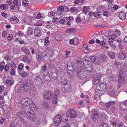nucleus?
<instances>
[{"label":"nucleus","mask_w":127,"mask_h":127,"mask_svg":"<svg viewBox=\"0 0 127 127\" xmlns=\"http://www.w3.org/2000/svg\"><path fill=\"white\" fill-rule=\"evenodd\" d=\"M24 115L28 120H30L32 122H35L38 120L36 118L34 112L30 109L28 110L27 109L24 110L23 111H21L18 113L17 114L20 120L23 123H25V121L23 119ZM39 120V119H38Z\"/></svg>","instance_id":"f257e3e1"},{"label":"nucleus","mask_w":127,"mask_h":127,"mask_svg":"<svg viewBox=\"0 0 127 127\" xmlns=\"http://www.w3.org/2000/svg\"><path fill=\"white\" fill-rule=\"evenodd\" d=\"M32 85L31 80H27V81L24 82V84L19 87L18 89V92L23 93L27 91L28 88Z\"/></svg>","instance_id":"f03ea898"},{"label":"nucleus","mask_w":127,"mask_h":127,"mask_svg":"<svg viewBox=\"0 0 127 127\" xmlns=\"http://www.w3.org/2000/svg\"><path fill=\"white\" fill-rule=\"evenodd\" d=\"M106 84L104 83H101L100 85H97L95 91L96 94L99 95L104 94L106 90Z\"/></svg>","instance_id":"7ed1b4c3"},{"label":"nucleus","mask_w":127,"mask_h":127,"mask_svg":"<svg viewBox=\"0 0 127 127\" xmlns=\"http://www.w3.org/2000/svg\"><path fill=\"white\" fill-rule=\"evenodd\" d=\"M36 58L38 60H39L43 58L44 60L46 61H49L50 59V55L45 52H39L36 55Z\"/></svg>","instance_id":"20e7f679"},{"label":"nucleus","mask_w":127,"mask_h":127,"mask_svg":"<svg viewBox=\"0 0 127 127\" xmlns=\"http://www.w3.org/2000/svg\"><path fill=\"white\" fill-rule=\"evenodd\" d=\"M66 114L70 119L71 118H75L77 116L75 110L72 109L68 110L66 112Z\"/></svg>","instance_id":"39448f33"},{"label":"nucleus","mask_w":127,"mask_h":127,"mask_svg":"<svg viewBox=\"0 0 127 127\" xmlns=\"http://www.w3.org/2000/svg\"><path fill=\"white\" fill-rule=\"evenodd\" d=\"M21 102L24 105H29L30 106L31 103H32V101L30 98L26 97L22 99Z\"/></svg>","instance_id":"423d86ee"},{"label":"nucleus","mask_w":127,"mask_h":127,"mask_svg":"<svg viewBox=\"0 0 127 127\" xmlns=\"http://www.w3.org/2000/svg\"><path fill=\"white\" fill-rule=\"evenodd\" d=\"M84 67L85 69L87 71L90 70L92 68L91 63L86 61H83Z\"/></svg>","instance_id":"0eeeda50"},{"label":"nucleus","mask_w":127,"mask_h":127,"mask_svg":"<svg viewBox=\"0 0 127 127\" xmlns=\"http://www.w3.org/2000/svg\"><path fill=\"white\" fill-rule=\"evenodd\" d=\"M98 117L97 112L95 109L93 110L92 111V119L94 122H96L97 121Z\"/></svg>","instance_id":"6e6552de"},{"label":"nucleus","mask_w":127,"mask_h":127,"mask_svg":"<svg viewBox=\"0 0 127 127\" xmlns=\"http://www.w3.org/2000/svg\"><path fill=\"white\" fill-rule=\"evenodd\" d=\"M62 120L61 116L59 115H57L54 118V123L55 126H57L60 124Z\"/></svg>","instance_id":"1a4fd4ad"},{"label":"nucleus","mask_w":127,"mask_h":127,"mask_svg":"<svg viewBox=\"0 0 127 127\" xmlns=\"http://www.w3.org/2000/svg\"><path fill=\"white\" fill-rule=\"evenodd\" d=\"M91 61L96 65L99 64V62L98 57L96 56H91L90 57Z\"/></svg>","instance_id":"9d476101"},{"label":"nucleus","mask_w":127,"mask_h":127,"mask_svg":"<svg viewBox=\"0 0 127 127\" xmlns=\"http://www.w3.org/2000/svg\"><path fill=\"white\" fill-rule=\"evenodd\" d=\"M52 93L51 92H47L45 93L43 96L46 99L50 100L52 98Z\"/></svg>","instance_id":"9b49d317"},{"label":"nucleus","mask_w":127,"mask_h":127,"mask_svg":"<svg viewBox=\"0 0 127 127\" xmlns=\"http://www.w3.org/2000/svg\"><path fill=\"white\" fill-rule=\"evenodd\" d=\"M34 33L35 36L39 37L41 34L40 30L38 28H36L34 30Z\"/></svg>","instance_id":"f8f14e48"},{"label":"nucleus","mask_w":127,"mask_h":127,"mask_svg":"<svg viewBox=\"0 0 127 127\" xmlns=\"http://www.w3.org/2000/svg\"><path fill=\"white\" fill-rule=\"evenodd\" d=\"M118 57L119 59L121 60H124L126 58V54L124 52L121 51L119 53Z\"/></svg>","instance_id":"ddd939ff"},{"label":"nucleus","mask_w":127,"mask_h":127,"mask_svg":"<svg viewBox=\"0 0 127 127\" xmlns=\"http://www.w3.org/2000/svg\"><path fill=\"white\" fill-rule=\"evenodd\" d=\"M108 93L112 96H114L115 95V92L111 86H110L108 88L107 87L106 90Z\"/></svg>","instance_id":"4468645a"},{"label":"nucleus","mask_w":127,"mask_h":127,"mask_svg":"<svg viewBox=\"0 0 127 127\" xmlns=\"http://www.w3.org/2000/svg\"><path fill=\"white\" fill-rule=\"evenodd\" d=\"M35 83L36 86L38 87V89L40 88L42 85L43 81L42 80H36L35 81Z\"/></svg>","instance_id":"2eb2a0df"},{"label":"nucleus","mask_w":127,"mask_h":127,"mask_svg":"<svg viewBox=\"0 0 127 127\" xmlns=\"http://www.w3.org/2000/svg\"><path fill=\"white\" fill-rule=\"evenodd\" d=\"M72 87L71 86L66 85L64 86H62V91L65 92L66 90H70L71 89Z\"/></svg>","instance_id":"dca6fc26"},{"label":"nucleus","mask_w":127,"mask_h":127,"mask_svg":"<svg viewBox=\"0 0 127 127\" xmlns=\"http://www.w3.org/2000/svg\"><path fill=\"white\" fill-rule=\"evenodd\" d=\"M120 34L121 32L119 30H117L115 32L114 34H112L111 36V38L117 37L118 36H119L120 35Z\"/></svg>","instance_id":"f3484780"},{"label":"nucleus","mask_w":127,"mask_h":127,"mask_svg":"<svg viewBox=\"0 0 127 127\" xmlns=\"http://www.w3.org/2000/svg\"><path fill=\"white\" fill-rule=\"evenodd\" d=\"M61 117L62 120L64 122H66L68 120H70L69 118V117L68 116L67 114L66 115L65 114H63Z\"/></svg>","instance_id":"a211bd4d"},{"label":"nucleus","mask_w":127,"mask_h":127,"mask_svg":"<svg viewBox=\"0 0 127 127\" xmlns=\"http://www.w3.org/2000/svg\"><path fill=\"white\" fill-rule=\"evenodd\" d=\"M126 16V14L124 12H120L119 15V17L120 19L123 20L125 19Z\"/></svg>","instance_id":"6ab92c4d"},{"label":"nucleus","mask_w":127,"mask_h":127,"mask_svg":"<svg viewBox=\"0 0 127 127\" xmlns=\"http://www.w3.org/2000/svg\"><path fill=\"white\" fill-rule=\"evenodd\" d=\"M120 106L121 109L123 111H126L127 109V106L125 105L123 102L120 104Z\"/></svg>","instance_id":"aec40b11"},{"label":"nucleus","mask_w":127,"mask_h":127,"mask_svg":"<svg viewBox=\"0 0 127 127\" xmlns=\"http://www.w3.org/2000/svg\"><path fill=\"white\" fill-rule=\"evenodd\" d=\"M95 79H100L103 76V75L100 72L96 73V74L95 73Z\"/></svg>","instance_id":"412c9836"},{"label":"nucleus","mask_w":127,"mask_h":127,"mask_svg":"<svg viewBox=\"0 0 127 127\" xmlns=\"http://www.w3.org/2000/svg\"><path fill=\"white\" fill-rule=\"evenodd\" d=\"M21 49L22 51L26 55H28L30 54V52L29 50L27 49L24 47H23Z\"/></svg>","instance_id":"4be33fe9"},{"label":"nucleus","mask_w":127,"mask_h":127,"mask_svg":"<svg viewBox=\"0 0 127 127\" xmlns=\"http://www.w3.org/2000/svg\"><path fill=\"white\" fill-rule=\"evenodd\" d=\"M33 31L32 28H29L26 32V33L27 35H30L33 33Z\"/></svg>","instance_id":"5701e85b"},{"label":"nucleus","mask_w":127,"mask_h":127,"mask_svg":"<svg viewBox=\"0 0 127 127\" xmlns=\"http://www.w3.org/2000/svg\"><path fill=\"white\" fill-rule=\"evenodd\" d=\"M30 94L31 95H35L36 94V91L35 89L33 87L31 88L30 91Z\"/></svg>","instance_id":"b1692460"},{"label":"nucleus","mask_w":127,"mask_h":127,"mask_svg":"<svg viewBox=\"0 0 127 127\" xmlns=\"http://www.w3.org/2000/svg\"><path fill=\"white\" fill-rule=\"evenodd\" d=\"M118 87L120 88V86L124 84L125 82L124 80H118Z\"/></svg>","instance_id":"393cba45"},{"label":"nucleus","mask_w":127,"mask_h":127,"mask_svg":"<svg viewBox=\"0 0 127 127\" xmlns=\"http://www.w3.org/2000/svg\"><path fill=\"white\" fill-rule=\"evenodd\" d=\"M55 39L58 41L62 39V36L58 34H56L55 35Z\"/></svg>","instance_id":"a878e982"},{"label":"nucleus","mask_w":127,"mask_h":127,"mask_svg":"<svg viewBox=\"0 0 127 127\" xmlns=\"http://www.w3.org/2000/svg\"><path fill=\"white\" fill-rule=\"evenodd\" d=\"M76 31V29L75 28L73 29H67L66 31V32L68 33H72L75 32Z\"/></svg>","instance_id":"bb28decb"},{"label":"nucleus","mask_w":127,"mask_h":127,"mask_svg":"<svg viewBox=\"0 0 127 127\" xmlns=\"http://www.w3.org/2000/svg\"><path fill=\"white\" fill-rule=\"evenodd\" d=\"M46 74H44L43 77L44 79H49L50 78L49 77V75L48 74V72H47L46 73Z\"/></svg>","instance_id":"cd10ccee"},{"label":"nucleus","mask_w":127,"mask_h":127,"mask_svg":"<svg viewBox=\"0 0 127 127\" xmlns=\"http://www.w3.org/2000/svg\"><path fill=\"white\" fill-rule=\"evenodd\" d=\"M73 71H67V74L68 76L70 78H72L74 76Z\"/></svg>","instance_id":"c85d7f7f"},{"label":"nucleus","mask_w":127,"mask_h":127,"mask_svg":"<svg viewBox=\"0 0 127 127\" xmlns=\"http://www.w3.org/2000/svg\"><path fill=\"white\" fill-rule=\"evenodd\" d=\"M117 111V109L115 107H113L110 109V112L113 113H116Z\"/></svg>","instance_id":"c756f323"},{"label":"nucleus","mask_w":127,"mask_h":127,"mask_svg":"<svg viewBox=\"0 0 127 127\" xmlns=\"http://www.w3.org/2000/svg\"><path fill=\"white\" fill-rule=\"evenodd\" d=\"M32 77L34 79H41L39 75L38 74H33Z\"/></svg>","instance_id":"7c9ffc66"},{"label":"nucleus","mask_w":127,"mask_h":127,"mask_svg":"<svg viewBox=\"0 0 127 127\" xmlns=\"http://www.w3.org/2000/svg\"><path fill=\"white\" fill-rule=\"evenodd\" d=\"M0 8L2 9L3 10H6L7 9L8 6L6 5L5 4H2L0 6Z\"/></svg>","instance_id":"2f4dec72"},{"label":"nucleus","mask_w":127,"mask_h":127,"mask_svg":"<svg viewBox=\"0 0 127 127\" xmlns=\"http://www.w3.org/2000/svg\"><path fill=\"white\" fill-rule=\"evenodd\" d=\"M101 12L99 11L98 12H95L93 14L95 17H98L100 16V13Z\"/></svg>","instance_id":"473e14b6"},{"label":"nucleus","mask_w":127,"mask_h":127,"mask_svg":"<svg viewBox=\"0 0 127 127\" xmlns=\"http://www.w3.org/2000/svg\"><path fill=\"white\" fill-rule=\"evenodd\" d=\"M109 57L112 59H114L115 57V54L112 52H109L108 53Z\"/></svg>","instance_id":"72a5a7b5"},{"label":"nucleus","mask_w":127,"mask_h":127,"mask_svg":"<svg viewBox=\"0 0 127 127\" xmlns=\"http://www.w3.org/2000/svg\"><path fill=\"white\" fill-rule=\"evenodd\" d=\"M99 127H109V126L107 124L103 122L101 123Z\"/></svg>","instance_id":"f704fd0d"},{"label":"nucleus","mask_w":127,"mask_h":127,"mask_svg":"<svg viewBox=\"0 0 127 127\" xmlns=\"http://www.w3.org/2000/svg\"><path fill=\"white\" fill-rule=\"evenodd\" d=\"M77 10V8L74 6L70 8V11L72 13L75 12Z\"/></svg>","instance_id":"c9c22d12"},{"label":"nucleus","mask_w":127,"mask_h":127,"mask_svg":"<svg viewBox=\"0 0 127 127\" xmlns=\"http://www.w3.org/2000/svg\"><path fill=\"white\" fill-rule=\"evenodd\" d=\"M14 81L13 80H6V83L10 85H12L14 83Z\"/></svg>","instance_id":"e433bc0d"},{"label":"nucleus","mask_w":127,"mask_h":127,"mask_svg":"<svg viewBox=\"0 0 127 127\" xmlns=\"http://www.w3.org/2000/svg\"><path fill=\"white\" fill-rule=\"evenodd\" d=\"M59 91L58 90H56L54 93V97L57 98L58 95H59Z\"/></svg>","instance_id":"4c0bfd02"},{"label":"nucleus","mask_w":127,"mask_h":127,"mask_svg":"<svg viewBox=\"0 0 127 127\" xmlns=\"http://www.w3.org/2000/svg\"><path fill=\"white\" fill-rule=\"evenodd\" d=\"M61 84H62V86H64L66 85H67V80H63L61 81Z\"/></svg>","instance_id":"58836bf2"},{"label":"nucleus","mask_w":127,"mask_h":127,"mask_svg":"<svg viewBox=\"0 0 127 127\" xmlns=\"http://www.w3.org/2000/svg\"><path fill=\"white\" fill-rule=\"evenodd\" d=\"M24 67V64H19L18 66V68L20 70H23Z\"/></svg>","instance_id":"ea45409f"},{"label":"nucleus","mask_w":127,"mask_h":127,"mask_svg":"<svg viewBox=\"0 0 127 127\" xmlns=\"http://www.w3.org/2000/svg\"><path fill=\"white\" fill-rule=\"evenodd\" d=\"M10 67L11 69H15L16 65L15 63L14 62H11L10 64Z\"/></svg>","instance_id":"a19ab883"},{"label":"nucleus","mask_w":127,"mask_h":127,"mask_svg":"<svg viewBox=\"0 0 127 127\" xmlns=\"http://www.w3.org/2000/svg\"><path fill=\"white\" fill-rule=\"evenodd\" d=\"M50 71L51 73L57 72L56 69L54 67H52L50 69Z\"/></svg>","instance_id":"79ce46f5"},{"label":"nucleus","mask_w":127,"mask_h":127,"mask_svg":"<svg viewBox=\"0 0 127 127\" xmlns=\"http://www.w3.org/2000/svg\"><path fill=\"white\" fill-rule=\"evenodd\" d=\"M75 40L78 41V39L77 38H74V39H70L69 42L70 44H73Z\"/></svg>","instance_id":"37998d69"},{"label":"nucleus","mask_w":127,"mask_h":127,"mask_svg":"<svg viewBox=\"0 0 127 127\" xmlns=\"http://www.w3.org/2000/svg\"><path fill=\"white\" fill-rule=\"evenodd\" d=\"M73 66H67V71H73Z\"/></svg>","instance_id":"c03bdc74"},{"label":"nucleus","mask_w":127,"mask_h":127,"mask_svg":"<svg viewBox=\"0 0 127 127\" xmlns=\"http://www.w3.org/2000/svg\"><path fill=\"white\" fill-rule=\"evenodd\" d=\"M42 69L43 70V74H44L45 72L46 71V70H47V66L46 65H44L43 66H42Z\"/></svg>","instance_id":"a18cd8bd"},{"label":"nucleus","mask_w":127,"mask_h":127,"mask_svg":"<svg viewBox=\"0 0 127 127\" xmlns=\"http://www.w3.org/2000/svg\"><path fill=\"white\" fill-rule=\"evenodd\" d=\"M113 39H114L115 40H116L117 42L118 43V44H119L121 42V39L119 38H118L117 37H115L114 38H112Z\"/></svg>","instance_id":"49530a36"},{"label":"nucleus","mask_w":127,"mask_h":127,"mask_svg":"<svg viewBox=\"0 0 127 127\" xmlns=\"http://www.w3.org/2000/svg\"><path fill=\"white\" fill-rule=\"evenodd\" d=\"M100 81V80H93V84L94 85H97Z\"/></svg>","instance_id":"de8ad7c7"},{"label":"nucleus","mask_w":127,"mask_h":127,"mask_svg":"<svg viewBox=\"0 0 127 127\" xmlns=\"http://www.w3.org/2000/svg\"><path fill=\"white\" fill-rule=\"evenodd\" d=\"M74 19V18L73 17L71 16H69L67 18H66V20L67 21H72Z\"/></svg>","instance_id":"09e8293b"},{"label":"nucleus","mask_w":127,"mask_h":127,"mask_svg":"<svg viewBox=\"0 0 127 127\" xmlns=\"http://www.w3.org/2000/svg\"><path fill=\"white\" fill-rule=\"evenodd\" d=\"M51 74H52V78L53 79H55L57 77V72Z\"/></svg>","instance_id":"8fccbe9b"},{"label":"nucleus","mask_w":127,"mask_h":127,"mask_svg":"<svg viewBox=\"0 0 127 127\" xmlns=\"http://www.w3.org/2000/svg\"><path fill=\"white\" fill-rule=\"evenodd\" d=\"M9 66L8 64H7L4 67V70L5 71H7L9 69Z\"/></svg>","instance_id":"3c124183"},{"label":"nucleus","mask_w":127,"mask_h":127,"mask_svg":"<svg viewBox=\"0 0 127 127\" xmlns=\"http://www.w3.org/2000/svg\"><path fill=\"white\" fill-rule=\"evenodd\" d=\"M13 38V36L12 34H9L7 37L8 39L9 40H11Z\"/></svg>","instance_id":"603ef678"},{"label":"nucleus","mask_w":127,"mask_h":127,"mask_svg":"<svg viewBox=\"0 0 127 127\" xmlns=\"http://www.w3.org/2000/svg\"><path fill=\"white\" fill-rule=\"evenodd\" d=\"M15 69H11L10 72V74L11 75H14L15 73Z\"/></svg>","instance_id":"864d4df0"},{"label":"nucleus","mask_w":127,"mask_h":127,"mask_svg":"<svg viewBox=\"0 0 127 127\" xmlns=\"http://www.w3.org/2000/svg\"><path fill=\"white\" fill-rule=\"evenodd\" d=\"M80 72H77L76 74L77 77L78 79H81V76H80Z\"/></svg>","instance_id":"5fc2aeb1"},{"label":"nucleus","mask_w":127,"mask_h":127,"mask_svg":"<svg viewBox=\"0 0 127 127\" xmlns=\"http://www.w3.org/2000/svg\"><path fill=\"white\" fill-rule=\"evenodd\" d=\"M87 7L86 6H84L83 8V12L85 14L87 12Z\"/></svg>","instance_id":"6e6d98bb"},{"label":"nucleus","mask_w":127,"mask_h":127,"mask_svg":"<svg viewBox=\"0 0 127 127\" xmlns=\"http://www.w3.org/2000/svg\"><path fill=\"white\" fill-rule=\"evenodd\" d=\"M1 14L2 16L4 17H6L7 16V14L5 13L1 12Z\"/></svg>","instance_id":"4d7b16f0"},{"label":"nucleus","mask_w":127,"mask_h":127,"mask_svg":"<svg viewBox=\"0 0 127 127\" xmlns=\"http://www.w3.org/2000/svg\"><path fill=\"white\" fill-rule=\"evenodd\" d=\"M27 75V73L24 71H23L21 74V76L22 77H25Z\"/></svg>","instance_id":"13d9d810"},{"label":"nucleus","mask_w":127,"mask_h":127,"mask_svg":"<svg viewBox=\"0 0 127 127\" xmlns=\"http://www.w3.org/2000/svg\"><path fill=\"white\" fill-rule=\"evenodd\" d=\"M16 17L15 16H13L10 18V20L12 21H14L17 19Z\"/></svg>","instance_id":"bf43d9fd"},{"label":"nucleus","mask_w":127,"mask_h":127,"mask_svg":"<svg viewBox=\"0 0 127 127\" xmlns=\"http://www.w3.org/2000/svg\"><path fill=\"white\" fill-rule=\"evenodd\" d=\"M48 16L51 17L53 16V12L52 11H50V12L48 13Z\"/></svg>","instance_id":"052dcab7"},{"label":"nucleus","mask_w":127,"mask_h":127,"mask_svg":"<svg viewBox=\"0 0 127 127\" xmlns=\"http://www.w3.org/2000/svg\"><path fill=\"white\" fill-rule=\"evenodd\" d=\"M59 18L58 17L57 18H55V17L53 19V20L52 21V22H53V23H57V19H58Z\"/></svg>","instance_id":"680f3d73"},{"label":"nucleus","mask_w":127,"mask_h":127,"mask_svg":"<svg viewBox=\"0 0 127 127\" xmlns=\"http://www.w3.org/2000/svg\"><path fill=\"white\" fill-rule=\"evenodd\" d=\"M57 98H54L53 99L52 102L53 104H56L57 103Z\"/></svg>","instance_id":"e2e57ef3"},{"label":"nucleus","mask_w":127,"mask_h":127,"mask_svg":"<svg viewBox=\"0 0 127 127\" xmlns=\"http://www.w3.org/2000/svg\"><path fill=\"white\" fill-rule=\"evenodd\" d=\"M83 50L84 52L86 53H88L90 52V50L88 49H83Z\"/></svg>","instance_id":"0e129e2a"},{"label":"nucleus","mask_w":127,"mask_h":127,"mask_svg":"<svg viewBox=\"0 0 127 127\" xmlns=\"http://www.w3.org/2000/svg\"><path fill=\"white\" fill-rule=\"evenodd\" d=\"M76 21H78L79 22H80L81 21V19L80 17L78 16L76 18Z\"/></svg>","instance_id":"69168bd1"},{"label":"nucleus","mask_w":127,"mask_h":127,"mask_svg":"<svg viewBox=\"0 0 127 127\" xmlns=\"http://www.w3.org/2000/svg\"><path fill=\"white\" fill-rule=\"evenodd\" d=\"M41 14L40 13H38L37 16V19H40L41 17Z\"/></svg>","instance_id":"338daca9"},{"label":"nucleus","mask_w":127,"mask_h":127,"mask_svg":"<svg viewBox=\"0 0 127 127\" xmlns=\"http://www.w3.org/2000/svg\"><path fill=\"white\" fill-rule=\"evenodd\" d=\"M100 45L102 46H104L105 44V43L104 41H100Z\"/></svg>","instance_id":"774afa93"}]
</instances>
